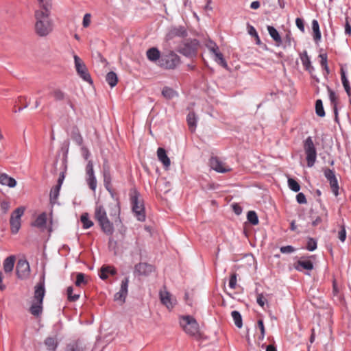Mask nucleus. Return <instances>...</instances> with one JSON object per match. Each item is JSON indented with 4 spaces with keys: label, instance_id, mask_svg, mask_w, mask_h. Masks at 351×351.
Listing matches in <instances>:
<instances>
[{
    "label": "nucleus",
    "instance_id": "3",
    "mask_svg": "<svg viewBox=\"0 0 351 351\" xmlns=\"http://www.w3.org/2000/svg\"><path fill=\"white\" fill-rule=\"evenodd\" d=\"M180 324L184 331L189 336L197 337L199 335V324L192 316H181L180 318Z\"/></svg>",
    "mask_w": 351,
    "mask_h": 351
},
{
    "label": "nucleus",
    "instance_id": "9",
    "mask_svg": "<svg viewBox=\"0 0 351 351\" xmlns=\"http://www.w3.org/2000/svg\"><path fill=\"white\" fill-rule=\"evenodd\" d=\"M159 297L161 303L169 311H171L177 304L176 298L167 291L165 287L159 291Z\"/></svg>",
    "mask_w": 351,
    "mask_h": 351
},
{
    "label": "nucleus",
    "instance_id": "47",
    "mask_svg": "<svg viewBox=\"0 0 351 351\" xmlns=\"http://www.w3.org/2000/svg\"><path fill=\"white\" fill-rule=\"evenodd\" d=\"M86 180L90 189L95 191L97 186V180L95 176H87Z\"/></svg>",
    "mask_w": 351,
    "mask_h": 351
},
{
    "label": "nucleus",
    "instance_id": "29",
    "mask_svg": "<svg viewBox=\"0 0 351 351\" xmlns=\"http://www.w3.org/2000/svg\"><path fill=\"white\" fill-rule=\"evenodd\" d=\"M48 7L43 8V10L36 11L35 13V16L37 20L36 22H43V20H45L47 19L49 15V11L47 10Z\"/></svg>",
    "mask_w": 351,
    "mask_h": 351
},
{
    "label": "nucleus",
    "instance_id": "7",
    "mask_svg": "<svg viewBox=\"0 0 351 351\" xmlns=\"http://www.w3.org/2000/svg\"><path fill=\"white\" fill-rule=\"evenodd\" d=\"M25 208L18 207L11 214L10 219V230L12 234H16L21 226V217L24 215Z\"/></svg>",
    "mask_w": 351,
    "mask_h": 351
},
{
    "label": "nucleus",
    "instance_id": "2",
    "mask_svg": "<svg viewBox=\"0 0 351 351\" xmlns=\"http://www.w3.org/2000/svg\"><path fill=\"white\" fill-rule=\"evenodd\" d=\"M95 218L98 221L102 231L108 235H112L114 232L113 224L107 217V213L101 206H96Z\"/></svg>",
    "mask_w": 351,
    "mask_h": 351
},
{
    "label": "nucleus",
    "instance_id": "21",
    "mask_svg": "<svg viewBox=\"0 0 351 351\" xmlns=\"http://www.w3.org/2000/svg\"><path fill=\"white\" fill-rule=\"evenodd\" d=\"M47 223V214L43 213L39 215L34 221L32 223V226L38 228L44 229Z\"/></svg>",
    "mask_w": 351,
    "mask_h": 351
},
{
    "label": "nucleus",
    "instance_id": "57",
    "mask_svg": "<svg viewBox=\"0 0 351 351\" xmlns=\"http://www.w3.org/2000/svg\"><path fill=\"white\" fill-rule=\"evenodd\" d=\"M1 210L5 214L10 208V203L7 201H3L0 204Z\"/></svg>",
    "mask_w": 351,
    "mask_h": 351
},
{
    "label": "nucleus",
    "instance_id": "34",
    "mask_svg": "<svg viewBox=\"0 0 351 351\" xmlns=\"http://www.w3.org/2000/svg\"><path fill=\"white\" fill-rule=\"evenodd\" d=\"M232 319L234 320V324L239 328H241L243 326L242 317L239 311H233L231 313Z\"/></svg>",
    "mask_w": 351,
    "mask_h": 351
},
{
    "label": "nucleus",
    "instance_id": "1",
    "mask_svg": "<svg viewBox=\"0 0 351 351\" xmlns=\"http://www.w3.org/2000/svg\"><path fill=\"white\" fill-rule=\"evenodd\" d=\"M45 293V277L34 287V295L29 311L34 316H39L43 311V302Z\"/></svg>",
    "mask_w": 351,
    "mask_h": 351
},
{
    "label": "nucleus",
    "instance_id": "17",
    "mask_svg": "<svg viewBox=\"0 0 351 351\" xmlns=\"http://www.w3.org/2000/svg\"><path fill=\"white\" fill-rule=\"evenodd\" d=\"M157 156L158 160L162 163L164 167L168 169L171 165V161L167 155L166 150L164 148L159 147L157 150Z\"/></svg>",
    "mask_w": 351,
    "mask_h": 351
},
{
    "label": "nucleus",
    "instance_id": "22",
    "mask_svg": "<svg viewBox=\"0 0 351 351\" xmlns=\"http://www.w3.org/2000/svg\"><path fill=\"white\" fill-rule=\"evenodd\" d=\"M135 270L141 275H147L149 273L152 272L153 270V267L152 265H148L145 263H140L139 264L135 266Z\"/></svg>",
    "mask_w": 351,
    "mask_h": 351
},
{
    "label": "nucleus",
    "instance_id": "14",
    "mask_svg": "<svg viewBox=\"0 0 351 351\" xmlns=\"http://www.w3.org/2000/svg\"><path fill=\"white\" fill-rule=\"evenodd\" d=\"M210 165L213 169L219 173H226L231 170L228 166L226 165L217 157H213L210 158Z\"/></svg>",
    "mask_w": 351,
    "mask_h": 351
},
{
    "label": "nucleus",
    "instance_id": "61",
    "mask_svg": "<svg viewBox=\"0 0 351 351\" xmlns=\"http://www.w3.org/2000/svg\"><path fill=\"white\" fill-rule=\"evenodd\" d=\"M81 152L84 159L87 160L90 156V152L88 149L85 147H82Z\"/></svg>",
    "mask_w": 351,
    "mask_h": 351
},
{
    "label": "nucleus",
    "instance_id": "53",
    "mask_svg": "<svg viewBox=\"0 0 351 351\" xmlns=\"http://www.w3.org/2000/svg\"><path fill=\"white\" fill-rule=\"evenodd\" d=\"M236 286H237V274L233 273L231 274L230 278L229 287L231 289H234L236 288Z\"/></svg>",
    "mask_w": 351,
    "mask_h": 351
},
{
    "label": "nucleus",
    "instance_id": "52",
    "mask_svg": "<svg viewBox=\"0 0 351 351\" xmlns=\"http://www.w3.org/2000/svg\"><path fill=\"white\" fill-rule=\"evenodd\" d=\"M66 351H82V349L77 343H73L67 346Z\"/></svg>",
    "mask_w": 351,
    "mask_h": 351
},
{
    "label": "nucleus",
    "instance_id": "45",
    "mask_svg": "<svg viewBox=\"0 0 351 351\" xmlns=\"http://www.w3.org/2000/svg\"><path fill=\"white\" fill-rule=\"evenodd\" d=\"M73 287H69L67 288V297H68V300L71 302H75L76 300H77L80 298V295L79 294H73Z\"/></svg>",
    "mask_w": 351,
    "mask_h": 351
},
{
    "label": "nucleus",
    "instance_id": "38",
    "mask_svg": "<svg viewBox=\"0 0 351 351\" xmlns=\"http://www.w3.org/2000/svg\"><path fill=\"white\" fill-rule=\"evenodd\" d=\"M313 36L314 40L317 42L321 38V32L319 30V23H313Z\"/></svg>",
    "mask_w": 351,
    "mask_h": 351
},
{
    "label": "nucleus",
    "instance_id": "24",
    "mask_svg": "<svg viewBox=\"0 0 351 351\" xmlns=\"http://www.w3.org/2000/svg\"><path fill=\"white\" fill-rule=\"evenodd\" d=\"M267 30L270 36L276 43V46H280L282 44V38L278 32L272 26H268Z\"/></svg>",
    "mask_w": 351,
    "mask_h": 351
},
{
    "label": "nucleus",
    "instance_id": "64",
    "mask_svg": "<svg viewBox=\"0 0 351 351\" xmlns=\"http://www.w3.org/2000/svg\"><path fill=\"white\" fill-rule=\"evenodd\" d=\"M344 28L346 34L351 36V27L350 23H345Z\"/></svg>",
    "mask_w": 351,
    "mask_h": 351
},
{
    "label": "nucleus",
    "instance_id": "63",
    "mask_svg": "<svg viewBox=\"0 0 351 351\" xmlns=\"http://www.w3.org/2000/svg\"><path fill=\"white\" fill-rule=\"evenodd\" d=\"M260 5H261L260 2L258 1H255L252 2V3L250 5V8L253 10H256L260 8Z\"/></svg>",
    "mask_w": 351,
    "mask_h": 351
},
{
    "label": "nucleus",
    "instance_id": "19",
    "mask_svg": "<svg viewBox=\"0 0 351 351\" xmlns=\"http://www.w3.org/2000/svg\"><path fill=\"white\" fill-rule=\"evenodd\" d=\"M186 29L182 27H180L179 28H174L173 29H171L167 35V39H173V38L178 36V37H184L186 36Z\"/></svg>",
    "mask_w": 351,
    "mask_h": 351
},
{
    "label": "nucleus",
    "instance_id": "25",
    "mask_svg": "<svg viewBox=\"0 0 351 351\" xmlns=\"http://www.w3.org/2000/svg\"><path fill=\"white\" fill-rule=\"evenodd\" d=\"M341 82H342V84H343V86L344 87L346 92L347 93L348 96H350L351 87H350V83L348 80L345 69H344L343 66H341Z\"/></svg>",
    "mask_w": 351,
    "mask_h": 351
},
{
    "label": "nucleus",
    "instance_id": "55",
    "mask_svg": "<svg viewBox=\"0 0 351 351\" xmlns=\"http://www.w3.org/2000/svg\"><path fill=\"white\" fill-rule=\"evenodd\" d=\"M280 251L283 254H290L295 251L293 247L291 245L282 246L280 247Z\"/></svg>",
    "mask_w": 351,
    "mask_h": 351
},
{
    "label": "nucleus",
    "instance_id": "51",
    "mask_svg": "<svg viewBox=\"0 0 351 351\" xmlns=\"http://www.w3.org/2000/svg\"><path fill=\"white\" fill-rule=\"evenodd\" d=\"M319 57L320 58V64L322 67L324 68V69L326 71L327 73L329 72L328 71V65H327V55L326 54H320L319 56Z\"/></svg>",
    "mask_w": 351,
    "mask_h": 351
},
{
    "label": "nucleus",
    "instance_id": "42",
    "mask_svg": "<svg viewBox=\"0 0 351 351\" xmlns=\"http://www.w3.org/2000/svg\"><path fill=\"white\" fill-rule=\"evenodd\" d=\"M247 220L252 225H257L258 223V219L256 213L254 211H249L247 215Z\"/></svg>",
    "mask_w": 351,
    "mask_h": 351
},
{
    "label": "nucleus",
    "instance_id": "15",
    "mask_svg": "<svg viewBox=\"0 0 351 351\" xmlns=\"http://www.w3.org/2000/svg\"><path fill=\"white\" fill-rule=\"evenodd\" d=\"M294 268L299 271L304 270L311 271L313 269V264L311 261L301 258L295 262L293 265Z\"/></svg>",
    "mask_w": 351,
    "mask_h": 351
},
{
    "label": "nucleus",
    "instance_id": "12",
    "mask_svg": "<svg viewBox=\"0 0 351 351\" xmlns=\"http://www.w3.org/2000/svg\"><path fill=\"white\" fill-rule=\"evenodd\" d=\"M128 283H129L128 278H125L122 280L119 291L114 294V300L115 301L120 302L121 304H123L125 302L126 296L128 295Z\"/></svg>",
    "mask_w": 351,
    "mask_h": 351
},
{
    "label": "nucleus",
    "instance_id": "10",
    "mask_svg": "<svg viewBox=\"0 0 351 351\" xmlns=\"http://www.w3.org/2000/svg\"><path fill=\"white\" fill-rule=\"evenodd\" d=\"M16 272L19 278L27 279L30 276L29 263L25 259H19L16 267Z\"/></svg>",
    "mask_w": 351,
    "mask_h": 351
},
{
    "label": "nucleus",
    "instance_id": "27",
    "mask_svg": "<svg viewBox=\"0 0 351 351\" xmlns=\"http://www.w3.org/2000/svg\"><path fill=\"white\" fill-rule=\"evenodd\" d=\"M160 55V51L155 47L151 48L147 51V58L151 61L159 60Z\"/></svg>",
    "mask_w": 351,
    "mask_h": 351
},
{
    "label": "nucleus",
    "instance_id": "32",
    "mask_svg": "<svg viewBox=\"0 0 351 351\" xmlns=\"http://www.w3.org/2000/svg\"><path fill=\"white\" fill-rule=\"evenodd\" d=\"M80 220L83 224V228L85 229L90 228L93 226V222L89 219L88 214L86 213L82 215Z\"/></svg>",
    "mask_w": 351,
    "mask_h": 351
},
{
    "label": "nucleus",
    "instance_id": "59",
    "mask_svg": "<svg viewBox=\"0 0 351 351\" xmlns=\"http://www.w3.org/2000/svg\"><path fill=\"white\" fill-rule=\"evenodd\" d=\"M338 238L342 242H343L346 240V229L344 227H341V230L339 232Z\"/></svg>",
    "mask_w": 351,
    "mask_h": 351
},
{
    "label": "nucleus",
    "instance_id": "13",
    "mask_svg": "<svg viewBox=\"0 0 351 351\" xmlns=\"http://www.w3.org/2000/svg\"><path fill=\"white\" fill-rule=\"evenodd\" d=\"M34 29L36 35L43 37L49 34L53 27L51 23H34Z\"/></svg>",
    "mask_w": 351,
    "mask_h": 351
},
{
    "label": "nucleus",
    "instance_id": "43",
    "mask_svg": "<svg viewBox=\"0 0 351 351\" xmlns=\"http://www.w3.org/2000/svg\"><path fill=\"white\" fill-rule=\"evenodd\" d=\"M60 189V185H56L51 189L50 191V199L51 202L55 201L58 198L59 195Z\"/></svg>",
    "mask_w": 351,
    "mask_h": 351
},
{
    "label": "nucleus",
    "instance_id": "62",
    "mask_svg": "<svg viewBox=\"0 0 351 351\" xmlns=\"http://www.w3.org/2000/svg\"><path fill=\"white\" fill-rule=\"evenodd\" d=\"M38 1L41 7L45 8L49 6L51 0H38Z\"/></svg>",
    "mask_w": 351,
    "mask_h": 351
},
{
    "label": "nucleus",
    "instance_id": "49",
    "mask_svg": "<svg viewBox=\"0 0 351 351\" xmlns=\"http://www.w3.org/2000/svg\"><path fill=\"white\" fill-rule=\"evenodd\" d=\"M306 248L309 251H313L317 248V241L313 238H308Z\"/></svg>",
    "mask_w": 351,
    "mask_h": 351
},
{
    "label": "nucleus",
    "instance_id": "48",
    "mask_svg": "<svg viewBox=\"0 0 351 351\" xmlns=\"http://www.w3.org/2000/svg\"><path fill=\"white\" fill-rule=\"evenodd\" d=\"M257 326L260 329V331H261V335L259 336L258 339L260 340H263V339L265 337V330L263 321L262 319L258 320Z\"/></svg>",
    "mask_w": 351,
    "mask_h": 351
},
{
    "label": "nucleus",
    "instance_id": "44",
    "mask_svg": "<svg viewBox=\"0 0 351 351\" xmlns=\"http://www.w3.org/2000/svg\"><path fill=\"white\" fill-rule=\"evenodd\" d=\"M330 186L332 190V192L335 196H338L339 195V184L337 178L333 179L329 181Z\"/></svg>",
    "mask_w": 351,
    "mask_h": 351
},
{
    "label": "nucleus",
    "instance_id": "5",
    "mask_svg": "<svg viewBox=\"0 0 351 351\" xmlns=\"http://www.w3.org/2000/svg\"><path fill=\"white\" fill-rule=\"evenodd\" d=\"M304 149L306 154L307 166L312 167L316 161L317 151L311 136L306 138L304 143Z\"/></svg>",
    "mask_w": 351,
    "mask_h": 351
},
{
    "label": "nucleus",
    "instance_id": "56",
    "mask_svg": "<svg viewBox=\"0 0 351 351\" xmlns=\"http://www.w3.org/2000/svg\"><path fill=\"white\" fill-rule=\"evenodd\" d=\"M328 90L329 93V98L332 104L336 105V101L337 99V97L336 96L334 91H332L329 87H328Z\"/></svg>",
    "mask_w": 351,
    "mask_h": 351
},
{
    "label": "nucleus",
    "instance_id": "23",
    "mask_svg": "<svg viewBox=\"0 0 351 351\" xmlns=\"http://www.w3.org/2000/svg\"><path fill=\"white\" fill-rule=\"evenodd\" d=\"M71 138L79 146L83 144V138L80 134V130L77 126H74L71 131Z\"/></svg>",
    "mask_w": 351,
    "mask_h": 351
},
{
    "label": "nucleus",
    "instance_id": "36",
    "mask_svg": "<svg viewBox=\"0 0 351 351\" xmlns=\"http://www.w3.org/2000/svg\"><path fill=\"white\" fill-rule=\"evenodd\" d=\"M205 45L212 53L217 52L219 50L217 45L210 39L206 41Z\"/></svg>",
    "mask_w": 351,
    "mask_h": 351
},
{
    "label": "nucleus",
    "instance_id": "20",
    "mask_svg": "<svg viewBox=\"0 0 351 351\" xmlns=\"http://www.w3.org/2000/svg\"><path fill=\"white\" fill-rule=\"evenodd\" d=\"M15 263V257L10 256L7 257L3 263V270L6 274H11Z\"/></svg>",
    "mask_w": 351,
    "mask_h": 351
},
{
    "label": "nucleus",
    "instance_id": "28",
    "mask_svg": "<svg viewBox=\"0 0 351 351\" xmlns=\"http://www.w3.org/2000/svg\"><path fill=\"white\" fill-rule=\"evenodd\" d=\"M106 80L111 87H114L117 84L118 77L114 72L110 71L106 75Z\"/></svg>",
    "mask_w": 351,
    "mask_h": 351
},
{
    "label": "nucleus",
    "instance_id": "58",
    "mask_svg": "<svg viewBox=\"0 0 351 351\" xmlns=\"http://www.w3.org/2000/svg\"><path fill=\"white\" fill-rule=\"evenodd\" d=\"M296 199L299 204H306V197L302 193H299L296 195Z\"/></svg>",
    "mask_w": 351,
    "mask_h": 351
},
{
    "label": "nucleus",
    "instance_id": "16",
    "mask_svg": "<svg viewBox=\"0 0 351 351\" xmlns=\"http://www.w3.org/2000/svg\"><path fill=\"white\" fill-rule=\"evenodd\" d=\"M117 273L115 268L110 265H103L99 271V276L101 279L106 280L109 275L114 276Z\"/></svg>",
    "mask_w": 351,
    "mask_h": 351
},
{
    "label": "nucleus",
    "instance_id": "11",
    "mask_svg": "<svg viewBox=\"0 0 351 351\" xmlns=\"http://www.w3.org/2000/svg\"><path fill=\"white\" fill-rule=\"evenodd\" d=\"M132 210L138 221H143L145 219L144 206L143 203L134 195L131 197Z\"/></svg>",
    "mask_w": 351,
    "mask_h": 351
},
{
    "label": "nucleus",
    "instance_id": "40",
    "mask_svg": "<svg viewBox=\"0 0 351 351\" xmlns=\"http://www.w3.org/2000/svg\"><path fill=\"white\" fill-rule=\"evenodd\" d=\"M288 185L290 189L294 192H298L300 189L299 183L293 178L288 179Z\"/></svg>",
    "mask_w": 351,
    "mask_h": 351
},
{
    "label": "nucleus",
    "instance_id": "37",
    "mask_svg": "<svg viewBox=\"0 0 351 351\" xmlns=\"http://www.w3.org/2000/svg\"><path fill=\"white\" fill-rule=\"evenodd\" d=\"M315 111L317 116L323 117L325 115V112L323 108L322 101L321 99H317L315 103Z\"/></svg>",
    "mask_w": 351,
    "mask_h": 351
},
{
    "label": "nucleus",
    "instance_id": "31",
    "mask_svg": "<svg viewBox=\"0 0 351 351\" xmlns=\"http://www.w3.org/2000/svg\"><path fill=\"white\" fill-rule=\"evenodd\" d=\"M213 54L215 56L214 60L216 62L222 66L223 68L226 69L228 67L227 62L225 60L223 54L220 52L219 50Z\"/></svg>",
    "mask_w": 351,
    "mask_h": 351
},
{
    "label": "nucleus",
    "instance_id": "50",
    "mask_svg": "<svg viewBox=\"0 0 351 351\" xmlns=\"http://www.w3.org/2000/svg\"><path fill=\"white\" fill-rule=\"evenodd\" d=\"M324 173L328 182L336 178L335 171L333 170L330 169H325L324 170Z\"/></svg>",
    "mask_w": 351,
    "mask_h": 351
},
{
    "label": "nucleus",
    "instance_id": "26",
    "mask_svg": "<svg viewBox=\"0 0 351 351\" xmlns=\"http://www.w3.org/2000/svg\"><path fill=\"white\" fill-rule=\"evenodd\" d=\"M186 121H187V124L189 128V130L192 132H194L196 128L197 119H196L195 114L193 112L189 113V114L187 115Z\"/></svg>",
    "mask_w": 351,
    "mask_h": 351
},
{
    "label": "nucleus",
    "instance_id": "46",
    "mask_svg": "<svg viewBox=\"0 0 351 351\" xmlns=\"http://www.w3.org/2000/svg\"><path fill=\"white\" fill-rule=\"evenodd\" d=\"M75 284L77 287H80L82 284H86V281L85 280V275L83 273H78L77 274Z\"/></svg>",
    "mask_w": 351,
    "mask_h": 351
},
{
    "label": "nucleus",
    "instance_id": "30",
    "mask_svg": "<svg viewBox=\"0 0 351 351\" xmlns=\"http://www.w3.org/2000/svg\"><path fill=\"white\" fill-rule=\"evenodd\" d=\"M45 344L49 350L54 351L58 346V341L54 337H47L45 341Z\"/></svg>",
    "mask_w": 351,
    "mask_h": 351
},
{
    "label": "nucleus",
    "instance_id": "35",
    "mask_svg": "<svg viewBox=\"0 0 351 351\" xmlns=\"http://www.w3.org/2000/svg\"><path fill=\"white\" fill-rule=\"evenodd\" d=\"M301 60L306 70L311 71V70L313 69L310 58L306 51L304 52V55L301 57Z\"/></svg>",
    "mask_w": 351,
    "mask_h": 351
},
{
    "label": "nucleus",
    "instance_id": "4",
    "mask_svg": "<svg viewBox=\"0 0 351 351\" xmlns=\"http://www.w3.org/2000/svg\"><path fill=\"white\" fill-rule=\"evenodd\" d=\"M199 43L197 40H186L178 47V51L185 56H195L199 48Z\"/></svg>",
    "mask_w": 351,
    "mask_h": 351
},
{
    "label": "nucleus",
    "instance_id": "6",
    "mask_svg": "<svg viewBox=\"0 0 351 351\" xmlns=\"http://www.w3.org/2000/svg\"><path fill=\"white\" fill-rule=\"evenodd\" d=\"M180 62V57L171 51L162 56L159 60V66L165 69H174Z\"/></svg>",
    "mask_w": 351,
    "mask_h": 351
},
{
    "label": "nucleus",
    "instance_id": "39",
    "mask_svg": "<svg viewBox=\"0 0 351 351\" xmlns=\"http://www.w3.org/2000/svg\"><path fill=\"white\" fill-rule=\"evenodd\" d=\"M164 97L170 99L175 97L176 93L171 88L165 87L162 91Z\"/></svg>",
    "mask_w": 351,
    "mask_h": 351
},
{
    "label": "nucleus",
    "instance_id": "33",
    "mask_svg": "<svg viewBox=\"0 0 351 351\" xmlns=\"http://www.w3.org/2000/svg\"><path fill=\"white\" fill-rule=\"evenodd\" d=\"M247 32H248V34L253 38H254V40H255V43L256 45H261V39L258 35V33L256 32V30L255 29V28L252 26V25H247Z\"/></svg>",
    "mask_w": 351,
    "mask_h": 351
},
{
    "label": "nucleus",
    "instance_id": "54",
    "mask_svg": "<svg viewBox=\"0 0 351 351\" xmlns=\"http://www.w3.org/2000/svg\"><path fill=\"white\" fill-rule=\"evenodd\" d=\"M86 171L87 176H94V171H93V165L92 161L89 160L86 167Z\"/></svg>",
    "mask_w": 351,
    "mask_h": 351
},
{
    "label": "nucleus",
    "instance_id": "60",
    "mask_svg": "<svg viewBox=\"0 0 351 351\" xmlns=\"http://www.w3.org/2000/svg\"><path fill=\"white\" fill-rule=\"evenodd\" d=\"M265 301H266V299L265 298V297L263 296V294H258L257 298H256V302L259 306H261V307H263L265 305Z\"/></svg>",
    "mask_w": 351,
    "mask_h": 351
},
{
    "label": "nucleus",
    "instance_id": "18",
    "mask_svg": "<svg viewBox=\"0 0 351 351\" xmlns=\"http://www.w3.org/2000/svg\"><path fill=\"white\" fill-rule=\"evenodd\" d=\"M0 184L13 188L16 185V181L6 173H0Z\"/></svg>",
    "mask_w": 351,
    "mask_h": 351
},
{
    "label": "nucleus",
    "instance_id": "8",
    "mask_svg": "<svg viewBox=\"0 0 351 351\" xmlns=\"http://www.w3.org/2000/svg\"><path fill=\"white\" fill-rule=\"evenodd\" d=\"M75 67L79 76L84 81L92 83L91 77L82 60L77 55H74Z\"/></svg>",
    "mask_w": 351,
    "mask_h": 351
},
{
    "label": "nucleus",
    "instance_id": "41",
    "mask_svg": "<svg viewBox=\"0 0 351 351\" xmlns=\"http://www.w3.org/2000/svg\"><path fill=\"white\" fill-rule=\"evenodd\" d=\"M51 95L53 97V98L55 99V100H56V101L64 100L65 99V96H66L65 93L60 89H55L51 93Z\"/></svg>",
    "mask_w": 351,
    "mask_h": 351
}]
</instances>
